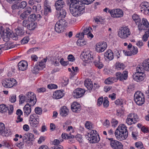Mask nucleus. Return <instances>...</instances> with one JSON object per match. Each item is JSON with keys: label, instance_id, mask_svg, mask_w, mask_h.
<instances>
[{"label": "nucleus", "instance_id": "f257e3e1", "mask_svg": "<svg viewBox=\"0 0 149 149\" xmlns=\"http://www.w3.org/2000/svg\"><path fill=\"white\" fill-rule=\"evenodd\" d=\"M144 70L149 71V59L145 60L141 64L138 65L136 72L133 76L134 79L137 82L143 80L146 76Z\"/></svg>", "mask_w": 149, "mask_h": 149}, {"label": "nucleus", "instance_id": "f03ea898", "mask_svg": "<svg viewBox=\"0 0 149 149\" xmlns=\"http://www.w3.org/2000/svg\"><path fill=\"white\" fill-rule=\"evenodd\" d=\"M114 134L118 140L122 141L125 139L128 136L127 127L124 124L119 126L116 130Z\"/></svg>", "mask_w": 149, "mask_h": 149}, {"label": "nucleus", "instance_id": "7ed1b4c3", "mask_svg": "<svg viewBox=\"0 0 149 149\" xmlns=\"http://www.w3.org/2000/svg\"><path fill=\"white\" fill-rule=\"evenodd\" d=\"M85 7L83 4L70 6V10L71 14L74 16L77 17L81 15L84 12Z\"/></svg>", "mask_w": 149, "mask_h": 149}, {"label": "nucleus", "instance_id": "20e7f679", "mask_svg": "<svg viewBox=\"0 0 149 149\" xmlns=\"http://www.w3.org/2000/svg\"><path fill=\"white\" fill-rule=\"evenodd\" d=\"M96 131L92 130L86 135V139L91 143H98L100 140L99 135L96 133Z\"/></svg>", "mask_w": 149, "mask_h": 149}, {"label": "nucleus", "instance_id": "39448f33", "mask_svg": "<svg viewBox=\"0 0 149 149\" xmlns=\"http://www.w3.org/2000/svg\"><path fill=\"white\" fill-rule=\"evenodd\" d=\"M68 23L66 20L63 19H61L57 21L55 26V31L58 33H61L64 31L65 28L67 25Z\"/></svg>", "mask_w": 149, "mask_h": 149}, {"label": "nucleus", "instance_id": "423d86ee", "mask_svg": "<svg viewBox=\"0 0 149 149\" xmlns=\"http://www.w3.org/2000/svg\"><path fill=\"white\" fill-rule=\"evenodd\" d=\"M134 99L136 103L138 105H141L145 101L143 94L139 91H137L134 94Z\"/></svg>", "mask_w": 149, "mask_h": 149}, {"label": "nucleus", "instance_id": "0eeeda50", "mask_svg": "<svg viewBox=\"0 0 149 149\" xmlns=\"http://www.w3.org/2000/svg\"><path fill=\"white\" fill-rule=\"evenodd\" d=\"M26 98L27 103L30 104L33 106H34L36 102V95L33 93L29 92L26 94Z\"/></svg>", "mask_w": 149, "mask_h": 149}, {"label": "nucleus", "instance_id": "6e6552de", "mask_svg": "<svg viewBox=\"0 0 149 149\" xmlns=\"http://www.w3.org/2000/svg\"><path fill=\"white\" fill-rule=\"evenodd\" d=\"M139 120L138 116L133 113H131L127 115L126 122L129 125H131L137 123Z\"/></svg>", "mask_w": 149, "mask_h": 149}, {"label": "nucleus", "instance_id": "1a4fd4ad", "mask_svg": "<svg viewBox=\"0 0 149 149\" xmlns=\"http://www.w3.org/2000/svg\"><path fill=\"white\" fill-rule=\"evenodd\" d=\"M131 33L130 29L127 27H123L120 29L118 32L119 37L123 39L127 38Z\"/></svg>", "mask_w": 149, "mask_h": 149}, {"label": "nucleus", "instance_id": "9d476101", "mask_svg": "<svg viewBox=\"0 0 149 149\" xmlns=\"http://www.w3.org/2000/svg\"><path fill=\"white\" fill-rule=\"evenodd\" d=\"M109 141V144L112 149H123V145L120 142L112 138H107Z\"/></svg>", "mask_w": 149, "mask_h": 149}, {"label": "nucleus", "instance_id": "9b49d317", "mask_svg": "<svg viewBox=\"0 0 149 149\" xmlns=\"http://www.w3.org/2000/svg\"><path fill=\"white\" fill-rule=\"evenodd\" d=\"M16 80L13 78L6 79L2 82L3 86L5 88H10L16 84Z\"/></svg>", "mask_w": 149, "mask_h": 149}, {"label": "nucleus", "instance_id": "f8f14e48", "mask_svg": "<svg viewBox=\"0 0 149 149\" xmlns=\"http://www.w3.org/2000/svg\"><path fill=\"white\" fill-rule=\"evenodd\" d=\"M109 13L112 17L115 18L121 17L123 16V13L122 10L120 9H115L108 10Z\"/></svg>", "mask_w": 149, "mask_h": 149}, {"label": "nucleus", "instance_id": "ddd939ff", "mask_svg": "<svg viewBox=\"0 0 149 149\" xmlns=\"http://www.w3.org/2000/svg\"><path fill=\"white\" fill-rule=\"evenodd\" d=\"M81 58L86 63L92 62L94 60V57L90 53L86 52H82L80 55Z\"/></svg>", "mask_w": 149, "mask_h": 149}, {"label": "nucleus", "instance_id": "4468645a", "mask_svg": "<svg viewBox=\"0 0 149 149\" xmlns=\"http://www.w3.org/2000/svg\"><path fill=\"white\" fill-rule=\"evenodd\" d=\"M141 12L144 15H149V3L144 2L140 6Z\"/></svg>", "mask_w": 149, "mask_h": 149}, {"label": "nucleus", "instance_id": "2eb2a0df", "mask_svg": "<svg viewBox=\"0 0 149 149\" xmlns=\"http://www.w3.org/2000/svg\"><path fill=\"white\" fill-rule=\"evenodd\" d=\"M138 24V27L139 30L141 31L143 30H148L149 24L148 22L146 19H142V22L139 23H137Z\"/></svg>", "mask_w": 149, "mask_h": 149}, {"label": "nucleus", "instance_id": "dca6fc26", "mask_svg": "<svg viewBox=\"0 0 149 149\" xmlns=\"http://www.w3.org/2000/svg\"><path fill=\"white\" fill-rule=\"evenodd\" d=\"M95 49L96 52L100 53L104 52L107 47V44L106 42H101L96 45Z\"/></svg>", "mask_w": 149, "mask_h": 149}, {"label": "nucleus", "instance_id": "f3484780", "mask_svg": "<svg viewBox=\"0 0 149 149\" xmlns=\"http://www.w3.org/2000/svg\"><path fill=\"white\" fill-rule=\"evenodd\" d=\"M11 133L10 130L6 129L4 124L2 123H0V135L3 136H7L11 134Z\"/></svg>", "mask_w": 149, "mask_h": 149}, {"label": "nucleus", "instance_id": "a211bd4d", "mask_svg": "<svg viewBox=\"0 0 149 149\" xmlns=\"http://www.w3.org/2000/svg\"><path fill=\"white\" fill-rule=\"evenodd\" d=\"M85 92V91L84 89L78 88L74 91L72 95L74 98H79L83 95Z\"/></svg>", "mask_w": 149, "mask_h": 149}, {"label": "nucleus", "instance_id": "6ab92c4d", "mask_svg": "<svg viewBox=\"0 0 149 149\" xmlns=\"http://www.w3.org/2000/svg\"><path fill=\"white\" fill-rule=\"evenodd\" d=\"M128 72L127 71H123L122 74L120 72H118L116 73V76L117 77L116 80H119L120 81H123L126 80L128 77Z\"/></svg>", "mask_w": 149, "mask_h": 149}, {"label": "nucleus", "instance_id": "aec40b11", "mask_svg": "<svg viewBox=\"0 0 149 149\" xmlns=\"http://www.w3.org/2000/svg\"><path fill=\"white\" fill-rule=\"evenodd\" d=\"M71 109L73 112L77 113L81 110V106L77 102H74L71 105Z\"/></svg>", "mask_w": 149, "mask_h": 149}, {"label": "nucleus", "instance_id": "412c9836", "mask_svg": "<svg viewBox=\"0 0 149 149\" xmlns=\"http://www.w3.org/2000/svg\"><path fill=\"white\" fill-rule=\"evenodd\" d=\"M27 62L25 61H20L18 64L19 69V70L24 71L27 68Z\"/></svg>", "mask_w": 149, "mask_h": 149}, {"label": "nucleus", "instance_id": "4be33fe9", "mask_svg": "<svg viewBox=\"0 0 149 149\" xmlns=\"http://www.w3.org/2000/svg\"><path fill=\"white\" fill-rule=\"evenodd\" d=\"M31 106L30 104L27 103L23 107V111L25 115L28 116L31 112Z\"/></svg>", "mask_w": 149, "mask_h": 149}, {"label": "nucleus", "instance_id": "5701e85b", "mask_svg": "<svg viewBox=\"0 0 149 149\" xmlns=\"http://www.w3.org/2000/svg\"><path fill=\"white\" fill-rule=\"evenodd\" d=\"M68 113L69 110L66 106L62 107L60 110V114L62 116H66Z\"/></svg>", "mask_w": 149, "mask_h": 149}, {"label": "nucleus", "instance_id": "b1692460", "mask_svg": "<svg viewBox=\"0 0 149 149\" xmlns=\"http://www.w3.org/2000/svg\"><path fill=\"white\" fill-rule=\"evenodd\" d=\"M64 95V94L61 90H58L56 91L53 95V97L55 99H59L63 97Z\"/></svg>", "mask_w": 149, "mask_h": 149}, {"label": "nucleus", "instance_id": "393cba45", "mask_svg": "<svg viewBox=\"0 0 149 149\" xmlns=\"http://www.w3.org/2000/svg\"><path fill=\"white\" fill-rule=\"evenodd\" d=\"M85 86L89 90H91L93 88V85L91 79H86L84 81Z\"/></svg>", "mask_w": 149, "mask_h": 149}, {"label": "nucleus", "instance_id": "a878e982", "mask_svg": "<svg viewBox=\"0 0 149 149\" xmlns=\"http://www.w3.org/2000/svg\"><path fill=\"white\" fill-rule=\"evenodd\" d=\"M104 57L109 60H111L114 58V56L113 52L110 49H109L105 52L104 54Z\"/></svg>", "mask_w": 149, "mask_h": 149}, {"label": "nucleus", "instance_id": "bb28decb", "mask_svg": "<svg viewBox=\"0 0 149 149\" xmlns=\"http://www.w3.org/2000/svg\"><path fill=\"white\" fill-rule=\"evenodd\" d=\"M64 5V3L62 0H58L56 1L55 3V6L56 9L59 10L61 8H63Z\"/></svg>", "mask_w": 149, "mask_h": 149}, {"label": "nucleus", "instance_id": "cd10ccee", "mask_svg": "<svg viewBox=\"0 0 149 149\" xmlns=\"http://www.w3.org/2000/svg\"><path fill=\"white\" fill-rule=\"evenodd\" d=\"M100 57L98 56L97 57V60H95L94 62L95 66L99 69H101L103 67L104 65L101 62H100Z\"/></svg>", "mask_w": 149, "mask_h": 149}, {"label": "nucleus", "instance_id": "c85d7f7f", "mask_svg": "<svg viewBox=\"0 0 149 149\" xmlns=\"http://www.w3.org/2000/svg\"><path fill=\"white\" fill-rule=\"evenodd\" d=\"M92 30L91 27H88L85 28L83 31L81 33V38H84V35H87L91 32V31Z\"/></svg>", "mask_w": 149, "mask_h": 149}, {"label": "nucleus", "instance_id": "c756f323", "mask_svg": "<svg viewBox=\"0 0 149 149\" xmlns=\"http://www.w3.org/2000/svg\"><path fill=\"white\" fill-rule=\"evenodd\" d=\"M57 10L59 11V17L60 18H62L65 17L66 15V12L65 9L63 8Z\"/></svg>", "mask_w": 149, "mask_h": 149}, {"label": "nucleus", "instance_id": "7c9ffc66", "mask_svg": "<svg viewBox=\"0 0 149 149\" xmlns=\"http://www.w3.org/2000/svg\"><path fill=\"white\" fill-rule=\"evenodd\" d=\"M37 26L36 23L35 22H31L29 23L27 28L30 30H34Z\"/></svg>", "mask_w": 149, "mask_h": 149}, {"label": "nucleus", "instance_id": "2f4dec72", "mask_svg": "<svg viewBox=\"0 0 149 149\" xmlns=\"http://www.w3.org/2000/svg\"><path fill=\"white\" fill-rule=\"evenodd\" d=\"M41 68H39V66L38 65L36 64L34 66H33L31 69V72L33 73L37 74L38 73V72Z\"/></svg>", "mask_w": 149, "mask_h": 149}, {"label": "nucleus", "instance_id": "473e14b6", "mask_svg": "<svg viewBox=\"0 0 149 149\" xmlns=\"http://www.w3.org/2000/svg\"><path fill=\"white\" fill-rule=\"evenodd\" d=\"M116 69L118 70H123L124 69L125 65L123 63L118 62L116 63L115 65Z\"/></svg>", "mask_w": 149, "mask_h": 149}, {"label": "nucleus", "instance_id": "72a5a7b5", "mask_svg": "<svg viewBox=\"0 0 149 149\" xmlns=\"http://www.w3.org/2000/svg\"><path fill=\"white\" fill-rule=\"evenodd\" d=\"M132 18L137 24V23H139V22H141V19L137 14H133L132 16Z\"/></svg>", "mask_w": 149, "mask_h": 149}, {"label": "nucleus", "instance_id": "f704fd0d", "mask_svg": "<svg viewBox=\"0 0 149 149\" xmlns=\"http://www.w3.org/2000/svg\"><path fill=\"white\" fill-rule=\"evenodd\" d=\"M39 119L38 118H36L34 120L30 121V123L31 126L33 127H37L39 123Z\"/></svg>", "mask_w": 149, "mask_h": 149}, {"label": "nucleus", "instance_id": "c9c22d12", "mask_svg": "<svg viewBox=\"0 0 149 149\" xmlns=\"http://www.w3.org/2000/svg\"><path fill=\"white\" fill-rule=\"evenodd\" d=\"M116 80V79L115 78L109 77L105 80L104 83L106 84H111L113 83V81Z\"/></svg>", "mask_w": 149, "mask_h": 149}, {"label": "nucleus", "instance_id": "e433bc0d", "mask_svg": "<svg viewBox=\"0 0 149 149\" xmlns=\"http://www.w3.org/2000/svg\"><path fill=\"white\" fill-rule=\"evenodd\" d=\"M8 110V107H6V105L2 104L0 105V112H5Z\"/></svg>", "mask_w": 149, "mask_h": 149}, {"label": "nucleus", "instance_id": "4c0bfd02", "mask_svg": "<svg viewBox=\"0 0 149 149\" xmlns=\"http://www.w3.org/2000/svg\"><path fill=\"white\" fill-rule=\"evenodd\" d=\"M16 34L19 36H22L24 35V32L23 30L20 28L18 27L15 29Z\"/></svg>", "mask_w": 149, "mask_h": 149}, {"label": "nucleus", "instance_id": "58836bf2", "mask_svg": "<svg viewBox=\"0 0 149 149\" xmlns=\"http://www.w3.org/2000/svg\"><path fill=\"white\" fill-rule=\"evenodd\" d=\"M36 19V15L34 14L31 15L28 18V20L29 22H35Z\"/></svg>", "mask_w": 149, "mask_h": 149}, {"label": "nucleus", "instance_id": "ea45409f", "mask_svg": "<svg viewBox=\"0 0 149 149\" xmlns=\"http://www.w3.org/2000/svg\"><path fill=\"white\" fill-rule=\"evenodd\" d=\"M71 2V3L70 6H72L73 5H78V4H81L82 2L81 0H70Z\"/></svg>", "mask_w": 149, "mask_h": 149}, {"label": "nucleus", "instance_id": "a19ab883", "mask_svg": "<svg viewBox=\"0 0 149 149\" xmlns=\"http://www.w3.org/2000/svg\"><path fill=\"white\" fill-rule=\"evenodd\" d=\"M63 139H73L74 138V136L73 135L69 136V135L66 133L62 134L61 135Z\"/></svg>", "mask_w": 149, "mask_h": 149}, {"label": "nucleus", "instance_id": "79ce46f5", "mask_svg": "<svg viewBox=\"0 0 149 149\" xmlns=\"http://www.w3.org/2000/svg\"><path fill=\"white\" fill-rule=\"evenodd\" d=\"M149 36V29L148 30L145 32V34L142 37V40L144 41H146L147 40Z\"/></svg>", "mask_w": 149, "mask_h": 149}, {"label": "nucleus", "instance_id": "37998d69", "mask_svg": "<svg viewBox=\"0 0 149 149\" xmlns=\"http://www.w3.org/2000/svg\"><path fill=\"white\" fill-rule=\"evenodd\" d=\"M27 5L26 1H22L18 4L19 7L20 9H23Z\"/></svg>", "mask_w": 149, "mask_h": 149}, {"label": "nucleus", "instance_id": "c03bdc74", "mask_svg": "<svg viewBox=\"0 0 149 149\" xmlns=\"http://www.w3.org/2000/svg\"><path fill=\"white\" fill-rule=\"evenodd\" d=\"M32 11V9L31 7L29 6H27L24 10V12L26 14V15L28 16L31 13Z\"/></svg>", "mask_w": 149, "mask_h": 149}, {"label": "nucleus", "instance_id": "a18cd8bd", "mask_svg": "<svg viewBox=\"0 0 149 149\" xmlns=\"http://www.w3.org/2000/svg\"><path fill=\"white\" fill-rule=\"evenodd\" d=\"M124 109L123 108H121L120 109L117 110V113L116 115L120 117L124 113Z\"/></svg>", "mask_w": 149, "mask_h": 149}, {"label": "nucleus", "instance_id": "49530a36", "mask_svg": "<svg viewBox=\"0 0 149 149\" xmlns=\"http://www.w3.org/2000/svg\"><path fill=\"white\" fill-rule=\"evenodd\" d=\"M19 102L20 104H22L25 101L26 102V95L24 96L23 95H19Z\"/></svg>", "mask_w": 149, "mask_h": 149}, {"label": "nucleus", "instance_id": "de8ad7c7", "mask_svg": "<svg viewBox=\"0 0 149 149\" xmlns=\"http://www.w3.org/2000/svg\"><path fill=\"white\" fill-rule=\"evenodd\" d=\"M135 145L136 147L139 149H142L143 148L142 143L140 141L138 142L135 143Z\"/></svg>", "mask_w": 149, "mask_h": 149}, {"label": "nucleus", "instance_id": "09e8293b", "mask_svg": "<svg viewBox=\"0 0 149 149\" xmlns=\"http://www.w3.org/2000/svg\"><path fill=\"white\" fill-rule=\"evenodd\" d=\"M95 0H81L82 4L88 5L93 2Z\"/></svg>", "mask_w": 149, "mask_h": 149}, {"label": "nucleus", "instance_id": "8fccbe9b", "mask_svg": "<svg viewBox=\"0 0 149 149\" xmlns=\"http://www.w3.org/2000/svg\"><path fill=\"white\" fill-rule=\"evenodd\" d=\"M29 136L28 133L24 134L23 135V141L24 142L27 143L28 141H29Z\"/></svg>", "mask_w": 149, "mask_h": 149}, {"label": "nucleus", "instance_id": "3c124183", "mask_svg": "<svg viewBox=\"0 0 149 149\" xmlns=\"http://www.w3.org/2000/svg\"><path fill=\"white\" fill-rule=\"evenodd\" d=\"M76 139L79 143H82L83 141V139H82V136L80 134H77L76 136Z\"/></svg>", "mask_w": 149, "mask_h": 149}, {"label": "nucleus", "instance_id": "603ef678", "mask_svg": "<svg viewBox=\"0 0 149 149\" xmlns=\"http://www.w3.org/2000/svg\"><path fill=\"white\" fill-rule=\"evenodd\" d=\"M29 38L28 37H24L21 40V42L22 44H24L26 43L29 41Z\"/></svg>", "mask_w": 149, "mask_h": 149}, {"label": "nucleus", "instance_id": "864d4df0", "mask_svg": "<svg viewBox=\"0 0 149 149\" xmlns=\"http://www.w3.org/2000/svg\"><path fill=\"white\" fill-rule=\"evenodd\" d=\"M123 101L122 99H119L116 100L115 102V103L116 105L121 106L123 104Z\"/></svg>", "mask_w": 149, "mask_h": 149}, {"label": "nucleus", "instance_id": "5fc2aeb1", "mask_svg": "<svg viewBox=\"0 0 149 149\" xmlns=\"http://www.w3.org/2000/svg\"><path fill=\"white\" fill-rule=\"evenodd\" d=\"M9 100L11 102H14L16 100V96L15 95H13L10 96Z\"/></svg>", "mask_w": 149, "mask_h": 149}, {"label": "nucleus", "instance_id": "6e6d98bb", "mask_svg": "<svg viewBox=\"0 0 149 149\" xmlns=\"http://www.w3.org/2000/svg\"><path fill=\"white\" fill-rule=\"evenodd\" d=\"M60 62L61 64L63 66L67 65L69 64V61H64L63 58H61V59Z\"/></svg>", "mask_w": 149, "mask_h": 149}, {"label": "nucleus", "instance_id": "4d7b16f0", "mask_svg": "<svg viewBox=\"0 0 149 149\" xmlns=\"http://www.w3.org/2000/svg\"><path fill=\"white\" fill-rule=\"evenodd\" d=\"M131 50V52L132 54L133 55L136 54L138 52L137 48V47H135L134 46Z\"/></svg>", "mask_w": 149, "mask_h": 149}, {"label": "nucleus", "instance_id": "13d9d810", "mask_svg": "<svg viewBox=\"0 0 149 149\" xmlns=\"http://www.w3.org/2000/svg\"><path fill=\"white\" fill-rule=\"evenodd\" d=\"M36 113L37 114L40 115L42 113V110L39 107H36L35 109Z\"/></svg>", "mask_w": 149, "mask_h": 149}, {"label": "nucleus", "instance_id": "bf43d9fd", "mask_svg": "<svg viewBox=\"0 0 149 149\" xmlns=\"http://www.w3.org/2000/svg\"><path fill=\"white\" fill-rule=\"evenodd\" d=\"M28 134L29 139H28L29 141H33L34 139V135L32 134L29 132H28Z\"/></svg>", "mask_w": 149, "mask_h": 149}, {"label": "nucleus", "instance_id": "052dcab7", "mask_svg": "<svg viewBox=\"0 0 149 149\" xmlns=\"http://www.w3.org/2000/svg\"><path fill=\"white\" fill-rule=\"evenodd\" d=\"M57 87V86L54 84H48L47 85V88L50 89H56Z\"/></svg>", "mask_w": 149, "mask_h": 149}, {"label": "nucleus", "instance_id": "680f3d73", "mask_svg": "<svg viewBox=\"0 0 149 149\" xmlns=\"http://www.w3.org/2000/svg\"><path fill=\"white\" fill-rule=\"evenodd\" d=\"M69 80L68 79L65 78V79H63L62 81L63 84V86H65L67 85L68 83Z\"/></svg>", "mask_w": 149, "mask_h": 149}, {"label": "nucleus", "instance_id": "e2e57ef3", "mask_svg": "<svg viewBox=\"0 0 149 149\" xmlns=\"http://www.w3.org/2000/svg\"><path fill=\"white\" fill-rule=\"evenodd\" d=\"M68 58L69 61H70L73 62L75 60V58L73 56L72 54L69 55L68 57Z\"/></svg>", "mask_w": 149, "mask_h": 149}, {"label": "nucleus", "instance_id": "0e129e2a", "mask_svg": "<svg viewBox=\"0 0 149 149\" xmlns=\"http://www.w3.org/2000/svg\"><path fill=\"white\" fill-rule=\"evenodd\" d=\"M28 16L27 15H26L25 13L23 12L20 15L19 18L22 19L23 20L26 18Z\"/></svg>", "mask_w": 149, "mask_h": 149}, {"label": "nucleus", "instance_id": "69168bd1", "mask_svg": "<svg viewBox=\"0 0 149 149\" xmlns=\"http://www.w3.org/2000/svg\"><path fill=\"white\" fill-rule=\"evenodd\" d=\"M18 35L16 34V33H13V34H10V37H11L13 40H16L18 39Z\"/></svg>", "mask_w": 149, "mask_h": 149}, {"label": "nucleus", "instance_id": "338daca9", "mask_svg": "<svg viewBox=\"0 0 149 149\" xmlns=\"http://www.w3.org/2000/svg\"><path fill=\"white\" fill-rule=\"evenodd\" d=\"M8 113L11 114L12 113L13 111V106L12 105H10L9 107H8Z\"/></svg>", "mask_w": 149, "mask_h": 149}, {"label": "nucleus", "instance_id": "774afa93", "mask_svg": "<svg viewBox=\"0 0 149 149\" xmlns=\"http://www.w3.org/2000/svg\"><path fill=\"white\" fill-rule=\"evenodd\" d=\"M29 21L28 20H24L22 22V26H24L27 27V26H28L29 23Z\"/></svg>", "mask_w": 149, "mask_h": 149}]
</instances>
